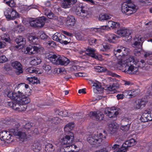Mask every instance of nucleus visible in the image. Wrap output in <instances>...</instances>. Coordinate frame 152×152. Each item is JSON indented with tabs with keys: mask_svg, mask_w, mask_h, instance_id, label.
Listing matches in <instances>:
<instances>
[{
	"mask_svg": "<svg viewBox=\"0 0 152 152\" xmlns=\"http://www.w3.org/2000/svg\"><path fill=\"white\" fill-rule=\"evenodd\" d=\"M135 60L134 56H129L125 60L122 59L119 61L117 65L120 69L123 70L125 73L131 75L134 74L138 71V67L134 65H135Z\"/></svg>",
	"mask_w": 152,
	"mask_h": 152,
	"instance_id": "nucleus-1",
	"label": "nucleus"
},
{
	"mask_svg": "<svg viewBox=\"0 0 152 152\" xmlns=\"http://www.w3.org/2000/svg\"><path fill=\"white\" fill-rule=\"evenodd\" d=\"M6 94L10 99L20 104H22L25 105L30 102V98L28 96H25L19 91L15 92L11 91H9L6 93Z\"/></svg>",
	"mask_w": 152,
	"mask_h": 152,
	"instance_id": "nucleus-2",
	"label": "nucleus"
},
{
	"mask_svg": "<svg viewBox=\"0 0 152 152\" xmlns=\"http://www.w3.org/2000/svg\"><path fill=\"white\" fill-rule=\"evenodd\" d=\"M48 59L53 64L57 65L66 66L70 62L67 58L56 54H50Z\"/></svg>",
	"mask_w": 152,
	"mask_h": 152,
	"instance_id": "nucleus-3",
	"label": "nucleus"
},
{
	"mask_svg": "<svg viewBox=\"0 0 152 152\" xmlns=\"http://www.w3.org/2000/svg\"><path fill=\"white\" fill-rule=\"evenodd\" d=\"M137 10L136 6L132 2L131 0H128L123 3L121 5L122 12L128 15H130L135 13Z\"/></svg>",
	"mask_w": 152,
	"mask_h": 152,
	"instance_id": "nucleus-4",
	"label": "nucleus"
},
{
	"mask_svg": "<svg viewBox=\"0 0 152 152\" xmlns=\"http://www.w3.org/2000/svg\"><path fill=\"white\" fill-rule=\"evenodd\" d=\"M107 136L106 132L104 131L103 133H99V134H92L89 136L88 141L91 144L96 145L98 146L100 145L103 140H104Z\"/></svg>",
	"mask_w": 152,
	"mask_h": 152,
	"instance_id": "nucleus-5",
	"label": "nucleus"
},
{
	"mask_svg": "<svg viewBox=\"0 0 152 152\" xmlns=\"http://www.w3.org/2000/svg\"><path fill=\"white\" fill-rule=\"evenodd\" d=\"M128 49L122 46L118 47L117 48L115 49L114 50V54L116 57L118 59V62L122 59L125 60L123 59L124 56L125 55V54L127 53Z\"/></svg>",
	"mask_w": 152,
	"mask_h": 152,
	"instance_id": "nucleus-6",
	"label": "nucleus"
},
{
	"mask_svg": "<svg viewBox=\"0 0 152 152\" xmlns=\"http://www.w3.org/2000/svg\"><path fill=\"white\" fill-rule=\"evenodd\" d=\"M4 15L8 20H15L18 17V13L12 8L6 9L4 12Z\"/></svg>",
	"mask_w": 152,
	"mask_h": 152,
	"instance_id": "nucleus-7",
	"label": "nucleus"
},
{
	"mask_svg": "<svg viewBox=\"0 0 152 152\" xmlns=\"http://www.w3.org/2000/svg\"><path fill=\"white\" fill-rule=\"evenodd\" d=\"M74 139L73 134L72 133V134H70V135H66L65 137L61 139L60 141V143L61 145H66V148H68L67 147V145H70L72 143Z\"/></svg>",
	"mask_w": 152,
	"mask_h": 152,
	"instance_id": "nucleus-8",
	"label": "nucleus"
},
{
	"mask_svg": "<svg viewBox=\"0 0 152 152\" xmlns=\"http://www.w3.org/2000/svg\"><path fill=\"white\" fill-rule=\"evenodd\" d=\"M26 50L28 54H31L40 53L43 51L44 48L39 45H33L27 47Z\"/></svg>",
	"mask_w": 152,
	"mask_h": 152,
	"instance_id": "nucleus-9",
	"label": "nucleus"
},
{
	"mask_svg": "<svg viewBox=\"0 0 152 152\" xmlns=\"http://www.w3.org/2000/svg\"><path fill=\"white\" fill-rule=\"evenodd\" d=\"M76 20L73 15H69L66 18L65 25L67 27L70 28L74 26L75 24Z\"/></svg>",
	"mask_w": 152,
	"mask_h": 152,
	"instance_id": "nucleus-10",
	"label": "nucleus"
},
{
	"mask_svg": "<svg viewBox=\"0 0 152 152\" xmlns=\"http://www.w3.org/2000/svg\"><path fill=\"white\" fill-rule=\"evenodd\" d=\"M102 110L104 111L105 114H119L122 113L121 110L119 108L115 107H113L110 108H107L104 109H103Z\"/></svg>",
	"mask_w": 152,
	"mask_h": 152,
	"instance_id": "nucleus-11",
	"label": "nucleus"
},
{
	"mask_svg": "<svg viewBox=\"0 0 152 152\" xmlns=\"http://www.w3.org/2000/svg\"><path fill=\"white\" fill-rule=\"evenodd\" d=\"M11 65L14 69L18 70L17 72V75H19L23 73L22 66L19 62L18 61L13 62Z\"/></svg>",
	"mask_w": 152,
	"mask_h": 152,
	"instance_id": "nucleus-12",
	"label": "nucleus"
},
{
	"mask_svg": "<svg viewBox=\"0 0 152 152\" xmlns=\"http://www.w3.org/2000/svg\"><path fill=\"white\" fill-rule=\"evenodd\" d=\"M116 33L121 37L128 36L131 34L129 31L124 27H121L118 29Z\"/></svg>",
	"mask_w": 152,
	"mask_h": 152,
	"instance_id": "nucleus-13",
	"label": "nucleus"
},
{
	"mask_svg": "<svg viewBox=\"0 0 152 152\" xmlns=\"http://www.w3.org/2000/svg\"><path fill=\"white\" fill-rule=\"evenodd\" d=\"M108 126L109 130L111 134H114L117 132L118 126L115 122H111L108 124Z\"/></svg>",
	"mask_w": 152,
	"mask_h": 152,
	"instance_id": "nucleus-14",
	"label": "nucleus"
},
{
	"mask_svg": "<svg viewBox=\"0 0 152 152\" xmlns=\"http://www.w3.org/2000/svg\"><path fill=\"white\" fill-rule=\"evenodd\" d=\"M11 136V134L8 131H4L0 132V138L1 140H10Z\"/></svg>",
	"mask_w": 152,
	"mask_h": 152,
	"instance_id": "nucleus-15",
	"label": "nucleus"
},
{
	"mask_svg": "<svg viewBox=\"0 0 152 152\" xmlns=\"http://www.w3.org/2000/svg\"><path fill=\"white\" fill-rule=\"evenodd\" d=\"M144 38L140 36L136 37L134 38V42L133 44V46L135 48H140L142 45Z\"/></svg>",
	"mask_w": 152,
	"mask_h": 152,
	"instance_id": "nucleus-16",
	"label": "nucleus"
},
{
	"mask_svg": "<svg viewBox=\"0 0 152 152\" xmlns=\"http://www.w3.org/2000/svg\"><path fill=\"white\" fill-rule=\"evenodd\" d=\"M134 59L135 60L134 63L135 65H137L139 67H140L143 69H148L149 68V67L146 66L145 67L146 64L143 60L141 59L140 61L137 60L136 58L134 57Z\"/></svg>",
	"mask_w": 152,
	"mask_h": 152,
	"instance_id": "nucleus-17",
	"label": "nucleus"
},
{
	"mask_svg": "<svg viewBox=\"0 0 152 152\" xmlns=\"http://www.w3.org/2000/svg\"><path fill=\"white\" fill-rule=\"evenodd\" d=\"M77 2V0H64L62 7L64 8H69L71 4H74Z\"/></svg>",
	"mask_w": 152,
	"mask_h": 152,
	"instance_id": "nucleus-18",
	"label": "nucleus"
},
{
	"mask_svg": "<svg viewBox=\"0 0 152 152\" xmlns=\"http://www.w3.org/2000/svg\"><path fill=\"white\" fill-rule=\"evenodd\" d=\"M41 62V59L38 57L31 56L30 58V64L32 65L36 66Z\"/></svg>",
	"mask_w": 152,
	"mask_h": 152,
	"instance_id": "nucleus-19",
	"label": "nucleus"
},
{
	"mask_svg": "<svg viewBox=\"0 0 152 152\" xmlns=\"http://www.w3.org/2000/svg\"><path fill=\"white\" fill-rule=\"evenodd\" d=\"M74 127V124L73 122L69 123L66 124L64 128V130L66 134H72V132L70 131L73 129Z\"/></svg>",
	"mask_w": 152,
	"mask_h": 152,
	"instance_id": "nucleus-20",
	"label": "nucleus"
},
{
	"mask_svg": "<svg viewBox=\"0 0 152 152\" xmlns=\"http://www.w3.org/2000/svg\"><path fill=\"white\" fill-rule=\"evenodd\" d=\"M41 145L38 141H34L33 144L32 148L35 152H39L41 149Z\"/></svg>",
	"mask_w": 152,
	"mask_h": 152,
	"instance_id": "nucleus-21",
	"label": "nucleus"
},
{
	"mask_svg": "<svg viewBox=\"0 0 152 152\" xmlns=\"http://www.w3.org/2000/svg\"><path fill=\"white\" fill-rule=\"evenodd\" d=\"M15 42L19 46H22L23 47L26 44V40L22 36H19L15 39Z\"/></svg>",
	"mask_w": 152,
	"mask_h": 152,
	"instance_id": "nucleus-22",
	"label": "nucleus"
},
{
	"mask_svg": "<svg viewBox=\"0 0 152 152\" xmlns=\"http://www.w3.org/2000/svg\"><path fill=\"white\" fill-rule=\"evenodd\" d=\"M120 24L119 23L112 21H109L106 27H108L109 28H114L120 26Z\"/></svg>",
	"mask_w": 152,
	"mask_h": 152,
	"instance_id": "nucleus-23",
	"label": "nucleus"
},
{
	"mask_svg": "<svg viewBox=\"0 0 152 152\" xmlns=\"http://www.w3.org/2000/svg\"><path fill=\"white\" fill-rule=\"evenodd\" d=\"M107 40L110 42L114 43L115 41V38L117 37L114 34H109L105 35Z\"/></svg>",
	"mask_w": 152,
	"mask_h": 152,
	"instance_id": "nucleus-24",
	"label": "nucleus"
},
{
	"mask_svg": "<svg viewBox=\"0 0 152 152\" xmlns=\"http://www.w3.org/2000/svg\"><path fill=\"white\" fill-rule=\"evenodd\" d=\"M135 140L132 138L126 141L125 143L123 144V146H124L127 149L128 147L133 146L135 144Z\"/></svg>",
	"mask_w": 152,
	"mask_h": 152,
	"instance_id": "nucleus-25",
	"label": "nucleus"
},
{
	"mask_svg": "<svg viewBox=\"0 0 152 152\" xmlns=\"http://www.w3.org/2000/svg\"><path fill=\"white\" fill-rule=\"evenodd\" d=\"M15 108V110L18 111H23L25 110L27 106L26 105L23 104H20L18 103H16Z\"/></svg>",
	"mask_w": 152,
	"mask_h": 152,
	"instance_id": "nucleus-26",
	"label": "nucleus"
},
{
	"mask_svg": "<svg viewBox=\"0 0 152 152\" xmlns=\"http://www.w3.org/2000/svg\"><path fill=\"white\" fill-rule=\"evenodd\" d=\"M28 39L31 44L37 45L39 43L38 38L35 36L30 35L28 37Z\"/></svg>",
	"mask_w": 152,
	"mask_h": 152,
	"instance_id": "nucleus-27",
	"label": "nucleus"
},
{
	"mask_svg": "<svg viewBox=\"0 0 152 152\" xmlns=\"http://www.w3.org/2000/svg\"><path fill=\"white\" fill-rule=\"evenodd\" d=\"M37 28H41L45 24V17H42L37 19Z\"/></svg>",
	"mask_w": 152,
	"mask_h": 152,
	"instance_id": "nucleus-28",
	"label": "nucleus"
},
{
	"mask_svg": "<svg viewBox=\"0 0 152 152\" xmlns=\"http://www.w3.org/2000/svg\"><path fill=\"white\" fill-rule=\"evenodd\" d=\"M26 72L28 74L29 73H35L36 74H41V73L38 69L34 67H30L26 70Z\"/></svg>",
	"mask_w": 152,
	"mask_h": 152,
	"instance_id": "nucleus-29",
	"label": "nucleus"
},
{
	"mask_svg": "<svg viewBox=\"0 0 152 152\" xmlns=\"http://www.w3.org/2000/svg\"><path fill=\"white\" fill-rule=\"evenodd\" d=\"M16 136L20 140L23 141L25 139H26V135L25 132L21 131L18 132Z\"/></svg>",
	"mask_w": 152,
	"mask_h": 152,
	"instance_id": "nucleus-30",
	"label": "nucleus"
},
{
	"mask_svg": "<svg viewBox=\"0 0 152 152\" xmlns=\"http://www.w3.org/2000/svg\"><path fill=\"white\" fill-rule=\"evenodd\" d=\"M93 86L94 87V91L96 93H99V92L102 91V88L100 85L96 83H94Z\"/></svg>",
	"mask_w": 152,
	"mask_h": 152,
	"instance_id": "nucleus-31",
	"label": "nucleus"
},
{
	"mask_svg": "<svg viewBox=\"0 0 152 152\" xmlns=\"http://www.w3.org/2000/svg\"><path fill=\"white\" fill-rule=\"evenodd\" d=\"M55 150L53 145L51 143H48L45 146V150L46 152H53Z\"/></svg>",
	"mask_w": 152,
	"mask_h": 152,
	"instance_id": "nucleus-32",
	"label": "nucleus"
},
{
	"mask_svg": "<svg viewBox=\"0 0 152 152\" xmlns=\"http://www.w3.org/2000/svg\"><path fill=\"white\" fill-rule=\"evenodd\" d=\"M104 115H91L90 117L96 121H101L104 117Z\"/></svg>",
	"mask_w": 152,
	"mask_h": 152,
	"instance_id": "nucleus-33",
	"label": "nucleus"
},
{
	"mask_svg": "<svg viewBox=\"0 0 152 152\" xmlns=\"http://www.w3.org/2000/svg\"><path fill=\"white\" fill-rule=\"evenodd\" d=\"M87 51L90 53V56L95 58V59H99L98 56L94 54L95 50L94 49L91 48H90L87 49Z\"/></svg>",
	"mask_w": 152,
	"mask_h": 152,
	"instance_id": "nucleus-34",
	"label": "nucleus"
},
{
	"mask_svg": "<svg viewBox=\"0 0 152 152\" xmlns=\"http://www.w3.org/2000/svg\"><path fill=\"white\" fill-rule=\"evenodd\" d=\"M126 93L131 97L135 96L138 94L137 92L134 90L128 91Z\"/></svg>",
	"mask_w": 152,
	"mask_h": 152,
	"instance_id": "nucleus-35",
	"label": "nucleus"
},
{
	"mask_svg": "<svg viewBox=\"0 0 152 152\" xmlns=\"http://www.w3.org/2000/svg\"><path fill=\"white\" fill-rule=\"evenodd\" d=\"M94 68L96 72H105L106 70H107L106 68L102 66H96L94 67Z\"/></svg>",
	"mask_w": 152,
	"mask_h": 152,
	"instance_id": "nucleus-36",
	"label": "nucleus"
},
{
	"mask_svg": "<svg viewBox=\"0 0 152 152\" xmlns=\"http://www.w3.org/2000/svg\"><path fill=\"white\" fill-rule=\"evenodd\" d=\"M29 23L30 26L31 27L34 28H37V22L36 19L34 18L31 19L29 20Z\"/></svg>",
	"mask_w": 152,
	"mask_h": 152,
	"instance_id": "nucleus-37",
	"label": "nucleus"
},
{
	"mask_svg": "<svg viewBox=\"0 0 152 152\" xmlns=\"http://www.w3.org/2000/svg\"><path fill=\"white\" fill-rule=\"evenodd\" d=\"M1 39L6 42H10V39L9 35L6 34H4L1 36Z\"/></svg>",
	"mask_w": 152,
	"mask_h": 152,
	"instance_id": "nucleus-38",
	"label": "nucleus"
},
{
	"mask_svg": "<svg viewBox=\"0 0 152 152\" xmlns=\"http://www.w3.org/2000/svg\"><path fill=\"white\" fill-rule=\"evenodd\" d=\"M55 113L56 114H63L64 113H68V112L67 111L65 110L64 109H56L54 110Z\"/></svg>",
	"mask_w": 152,
	"mask_h": 152,
	"instance_id": "nucleus-39",
	"label": "nucleus"
},
{
	"mask_svg": "<svg viewBox=\"0 0 152 152\" xmlns=\"http://www.w3.org/2000/svg\"><path fill=\"white\" fill-rule=\"evenodd\" d=\"M110 18V16L107 15L101 14L99 15V20L100 21L106 20Z\"/></svg>",
	"mask_w": 152,
	"mask_h": 152,
	"instance_id": "nucleus-40",
	"label": "nucleus"
},
{
	"mask_svg": "<svg viewBox=\"0 0 152 152\" xmlns=\"http://www.w3.org/2000/svg\"><path fill=\"white\" fill-rule=\"evenodd\" d=\"M50 119L52 123L55 124H58L61 121V120L58 117H54Z\"/></svg>",
	"mask_w": 152,
	"mask_h": 152,
	"instance_id": "nucleus-41",
	"label": "nucleus"
},
{
	"mask_svg": "<svg viewBox=\"0 0 152 152\" xmlns=\"http://www.w3.org/2000/svg\"><path fill=\"white\" fill-rule=\"evenodd\" d=\"M148 115H142L140 119L143 122H147L149 121Z\"/></svg>",
	"mask_w": 152,
	"mask_h": 152,
	"instance_id": "nucleus-42",
	"label": "nucleus"
},
{
	"mask_svg": "<svg viewBox=\"0 0 152 152\" xmlns=\"http://www.w3.org/2000/svg\"><path fill=\"white\" fill-rule=\"evenodd\" d=\"M103 47L104 48V49L102 50L103 51L108 50L112 48V46L108 43L103 44Z\"/></svg>",
	"mask_w": 152,
	"mask_h": 152,
	"instance_id": "nucleus-43",
	"label": "nucleus"
},
{
	"mask_svg": "<svg viewBox=\"0 0 152 152\" xmlns=\"http://www.w3.org/2000/svg\"><path fill=\"white\" fill-rule=\"evenodd\" d=\"M63 41H62V44L66 45L70 42V38L69 37H67L64 35Z\"/></svg>",
	"mask_w": 152,
	"mask_h": 152,
	"instance_id": "nucleus-44",
	"label": "nucleus"
},
{
	"mask_svg": "<svg viewBox=\"0 0 152 152\" xmlns=\"http://www.w3.org/2000/svg\"><path fill=\"white\" fill-rule=\"evenodd\" d=\"M61 33L56 32L52 36V39L58 42Z\"/></svg>",
	"mask_w": 152,
	"mask_h": 152,
	"instance_id": "nucleus-45",
	"label": "nucleus"
},
{
	"mask_svg": "<svg viewBox=\"0 0 152 152\" xmlns=\"http://www.w3.org/2000/svg\"><path fill=\"white\" fill-rule=\"evenodd\" d=\"M43 69H44L45 71L48 73L50 71H51V67L48 65L44 64L42 66Z\"/></svg>",
	"mask_w": 152,
	"mask_h": 152,
	"instance_id": "nucleus-46",
	"label": "nucleus"
},
{
	"mask_svg": "<svg viewBox=\"0 0 152 152\" xmlns=\"http://www.w3.org/2000/svg\"><path fill=\"white\" fill-rule=\"evenodd\" d=\"M115 84L113 83L108 86H107V89L109 91H111V93H112L113 91V90L115 89Z\"/></svg>",
	"mask_w": 152,
	"mask_h": 152,
	"instance_id": "nucleus-47",
	"label": "nucleus"
},
{
	"mask_svg": "<svg viewBox=\"0 0 152 152\" xmlns=\"http://www.w3.org/2000/svg\"><path fill=\"white\" fill-rule=\"evenodd\" d=\"M97 40L96 39L93 38H90L88 40V42L90 45L95 44L97 43Z\"/></svg>",
	"mask_w": 152,
	"mask_h": 152,
	"instance_id": "nucleus-48",
	"label": "nucleus"
},
{
	"mask_svg": "<svg viewBox=\"0 0 152 152\" xmlns=\"http://www.w3.org/2000/svg\"><path fill=\"white\" fill-rule=\"evenodd\" d=\"M7 58L5 56H2L0 57V63H3L7 61Z\"/></svg>",
	"mask_w": 152,
	"mask_h": 152,
	"instance_id": "nucleus-49",
	"label": "nucleus"
},
{
	"mask_svg": "<svg viewBox=\"0 0 152 152\" xmlns=\"http://www.w3.org/2000/svg\"><path fill=\"white\" fill-rule=\"evenodd\" d=\"M47 45L51 47H55L56 45L55 42L52 41H48L47 43Z\"/></svg>",
	"mask_w": 152,
	"mask_h": 152,
	"instance_id": "nucleus-50",
	"label": "nucleus"
},
{
	"mask_svg": "<svg viewBox=\"0 0 152 152\" xmlns=\"http://www.w3.org/2000/svg\"><path fill=\"white\" fill-rule=\"evenodd\" d=\"M141 107H145L148 101L146 100L140 99V100Z\"/></svg>",
	"mask_w": 152,
	"mask_h": 152,
	"instance_id": "nucleus-51",
	"label": "nucleus"
},
{
	"mask_svg": "<svg viewBox=\"0 0 152 152\" xmlns=\"http://www.w3.org/2000/svg\"><path fill=\"white\" fill-rule=\"evenodd\" d=\"M122 83L125 86H129L132 85V83L130 81L123 80L122 81Z\"/></svg>",
	"mask_w": 152,
	"mask_h": 152,
	"instance_id": "nucleus-52",
	"label": "nucleus"
},
{
	"mask_svg": "<svg viewBox=\"0 0 152 152\" xmlns=\"http://www.w3.org/2000/svg\"><path fill=\"white\" fill-rule=\"evenodd\" d=\"M8 132H9L11 134H13L16 136L17 134H17V133L18 132L17 130H15L13 129H9V131Z\"/></svg>",
	"mask_w": 152,
	"mask_h": 152,
	"instance_id": "nucleus-53",
	"label": "nucleus"
},
{
	"mask_svg": "<svg viewBox=\"0 0 152 152\" xmlns=\"http://www.w3.org/2000/svg\"><path fill=\"white\" fill-rule=\"evenodd\" d=\"M106 74L108 75L111 76L113 77H116L117 75L113 73L111 71L107 70H107H106Z\"/></svg>",
	"mask_w": 152,
	"mask_h": 152,
	"instance_id": "nucleus-54",
	"label": "nucleus"
},
{
	"mask_svg": "<svg viewBox=\"0 0 152 152\" xmlns=\"http://www.w3.org/2000/svg\"><path fill=\"white\" fill-rule=\"evenodd\" d=\"M129 127V125H125L122 126L121 127V130L125 131H127Z\"/></svg>",
	"mask_w": 152,
	"mask_h": 152,
	"instance_id": "nucleus-55",
	"label": "nucleus"
},
{
	"mask_svg": "<svg viewBox=\"0 0 152 152\" xmlns=\"http://www.w3.org/2000/svg\"><path fill=\"white\" fill-rule=\"evenodd\" d=\"M15 103H14L12 102H8V105L15 110V108L16 107V106L15 105H16V102Z\"/></svg>",
	"mask_w": 152,
	"mask_h": 152,
	"instance_id": "nucleus-56",
	"label": "nucleus"
},
{
	"mask_svg": "<svg viewBox=\"0 0 152 152\" xmlns=\"http://www.w3.org/2000/svg\"><path fill=\"white\" fill-rule=\"evenodd\" d=\"M81 12L83 13L82 14H84L85 15H87L88 14V12L86 10L85 8L84 7L81 6Z\"/></svg>",
	"mask_w": 152,
	"mask_h": 152,
	"instance_id": "nucleus-57",
	"label": "nucleus"
},
{
	"mask_svg": "<svg viewBox=\"0 0 152 152\" xmlns=\"http://www.w3.org/2000/svg\"><path fill=\"white\" fill-rule=\"evenodd\" d=\"M64 35L62 33H61L58 42H59L61 44H62V41H63V38H64Z\"/></svg>",
	"mask_w": 152,
	"mask_h": 152,
	"instance_id": "nucleus-58",
	"label": "nucleus"
},
{
	"mask_svg": "<svg viewBox=\"0 0 152 152\" xmlns=\"http://www.w3.org/2000/svg\"><path fill=\"white\" fill-rule=\"evenodd\" d=\"M127 150L126 147H125L124 146H123V145L121 148L118 149V151H119L120 152H125Z\"/></svg>",
	"mask_w": 152,
	"mask_h": 152,
	"instance_id": "nucleus-59",
	"label": "nucleus"
},
{
	"mask_svg": "<svg viewBox=\"0 0 152 152\" xmlns=\"http://www.w3.org/2000/svg\"><path fill=\"white\" fill-rule=\"evenodd\" d=\"M78 67H79V66H77L76 65H74L70 67V70L72 71H77Z\"/></svg>",
	"mask_w": 152,
	"mask_h": 152,
	"instance_id": "nucleus-60",
	"label": "nucleus"
},
{
	"mask_svg": "<svg viewBox=\"0 0 152 152\" xmlns=\"http://www.w3.org/2000/svg\"><path fill=\"white\" fill-rule=\"evenodd\" d=\"M144 114H152V108L150 109H147L145 110L144 112Z\"/></svg>",
	"mask_w": 152,
	"mask_h": 152,
	"instance_id": "nucleus-61",
	"label": "nucleus"
},
{
	"mask_svg": "<svg viewBox=\"0 0 152 152\" xmlns=\"http://www.w3.org/2000/svg\"><path fill=\"white\" fill-rule=\"evenodd\" d=\"M4 69L7 71H9L11 69V68L9 64H4Z\"/></svg>",
	"mask_w": 152,
	"mask_h": 152,
	"instance_id": "nucleus-62",
	"label": "nucleus"
},
{
	"mask_svg": "<svg viewBox=\"0 0 152 152\" xmlns=\"http://www.w3.org/2000/svg\"><path fill=\"white\" fill-rule=\"evenodd\" d=\"M39 37L41 39H44L46 38L47 36L44 33L41 32L39 34Z\"/></svg>",
	"mask_w": 152,
	"mask_h": 152,
	"instance_id": "nucleus-63",
	"label": "nucleus"
},
{
	"mask_svg": "<svg viewBox=\"0 0 152 152\" xmlns=\"http://www.w3.org/2000/svg\"><path fill=\"white\" fill-rule=\"evenodd\" d=\"M145 57H151L152 56V52H146L144 56Z\"/></svg>",
	"mask_w": 152,
	"mask_h": 152,
	"instance_id": "nucleus-64",
	"label": "nucleus"
}]
</instances>
